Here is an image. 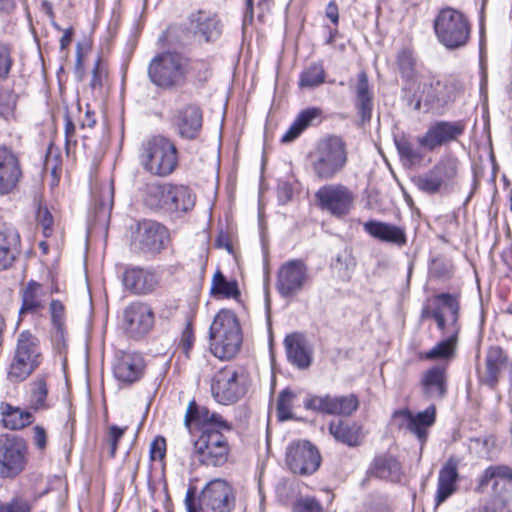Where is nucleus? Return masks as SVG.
Returning a JSON list of instances; mask_svg holds the SVG:
<instances>
[{"label": "nucleus", "instance_id": "nucleus-63", "mask_svg": "<svg viewBox=\"0 0 512 512\" xmlns=\"http://www.w3.org/2000/svg\"><path fill=\"white\" fill-rule=\"evenodd\" d=\"M72 41V31L70 29L65 30L64 34L60 38V47L62 50L66 49Z\"/></svg>", "mask_w": 512, "mask_h": 512}, {"label": "nucleus", "instance_id": "nucleus-7", "mask_svg": "<svg viewBox=\"0 0 512 512\" xmlns=\"http://www.w3.org/2000/svg\"><path fill=\"white\" fill-rule=\"evenodd\" d=\"M43 353L39 339L30 331H22L15 346L13 358L7 370L11 382L27 379L42 363Z\"/></svg>", "mask_w": 512, "mask_h": 512}, {"label": "nucleus", "instance_id": "nucleus-24", "mask_svg": "<svg viewBox=\"0 0 512 512\" xmlns=\"http://www.w3.org/2000/svg\"><path fill=\"white\" fill-rule=\"evenodd\" d=\"M189 21L193 34L205 42L215 41L221 34L219 21L210 12L198 10L191 13Z\"/></svg>", "mask_w": 512, "mask_h": 512}, {"label": "nucleus", "instance_id": "nucleus-1", "mask_svg": "<svg viewBox=\"0 0 512 512\" xmlns=\"http://www.w3.org/2000/svg\"><path fill=\"white\" fill-rule=\"evenodd\" d=\"M195 424L202 427V433L194 442V456L206 466L218 467L224 465L229 456V445L223 432L232 430V425L222 415L200 406L195 400L189 402L184 425L191 429Z\"/></svg>", "mask_w": 512, "mask_h": 512}, {"label": "nucleus", "instance_id": "nucleus-43", "mask_svg": "<svg viewBox=\"0 0 512 512\" xmlns=\"http://www.w3.org/2000/svg\"><path fill=\"white\" fill-rule=\"evenodd\" d=\"M395 145L397 151L400 155L401 160L406 163L412 165L415 164L422 159V154L420 151L416 150L413 144L405 137L396 138Z\"/></svg>", "mask_w": 512, "mask_h": 512}, {"label": "nucleus", "instance_id": "nucleus-9", "mask_svg": "<svg viewBox=\"0 0 512 512\" xmlns=\"http://www.w3.org/2000/svg\"><path fill=\"white\" fill-rule=\"evenodd\" d=\"M460 295L439 293L432 299V305H425L421 318H432L441 333H460Z\"/></svg>", "mask_w": 512, "mask_h": 512}, {"label": "nucleus", "instance_id": "nucleus-32", "mask_svg": "<svg viewBox=\"0 0 512 512\" xmlns=\"http://www.w3.org/2000/svg\"><path fill=\"white\" fill-rule=\"evenodd\" d=\"M329 432L337 441L348 446L359 445L363 438L360 425L349 424L342 420L332 421L329 425Z\"/></svg>", "mask_w": 512, "mask_h": 512}, {"label": "nucleus", "instance_id": "nucleus-57", "mask_svg": "<svg viewBox=\"0 0 512 512\" xmlns=\"http://www.w3.org/2000/svg\"><path fill=\"white\" fill-rule=\"evenodd\" d=\"M33 444L39 451H44L48 444L47 432L41 425H36L32 428Z\"/></svg>", "mask_w": 512, "mask_h": 512}, {"label": "nucleus", "instance_id": "nucleus-53", "mask_svg": "<svg viewBox=\"0 0 512 512\" xmlns=\"http://www.w3.org/2000/svg\"><path fill=\"white\" fill-rule=\"evenodd\" d=\"M13 64L10 48L0 44V79H6Z\"/></svg>", "mask_w": 512, "mask_h": 512}, {"label": "nucleus", "instance_id": "nucleus-13", "mask_svg": "<svg viewBox=\"0 0 512 512\" xmlns=\"http://www.w3.org/2000/svg\"><path fill=\"white\" fill-rule=\"evenodd\" d=\"M309 281V269L302 259H291L278 269L276 288L283 297H294Z\"/></svg>", "mask_w": 512, "mask_h": 512}, {"label": "nucleus", "instance_id": "nucleus-27", "mask_svg": "<svg viewBox=\"0 0 512 512\" xmlns=\"http://www.w3.org/2000/svg\"><path fill=\"white\" fill-rule=\"evenodd\" d=\"M363 228L371 237L397 246L406 244L405 230L391 223L370 220L364 223Z\"/></svg>", "mask_w": 512, "mask_h": 512}, {"label": "nucleus", "instance_id": "nucleus-21", "mask_svg": "<svg viewBox=\"0 0 512 512\" xmlns=\"http://www.w3.org/2000/svg\"><path fill=\"white\" fill-rule=\"evenodd\" d=\"M144 368L145 362L140 353L120 351L115 357L113 373L123 383H134L142 377Z\"/></svg>", "mask_w": 512, "mask_h": 512}, {"label": "nucleus", "instance_id": "nucleus-60", "mask_svg": "<svg viewBox=\"0 0 512 512\" xmlns=\"http://www.w3.org/2000/svg\"><path fill=\"white\" fill-rule=\"evenodd\" d=\"M299 126L300 125H297V123L294 121L289 127V129L282 136V142L289 143L295 140L297 137H299L300 134L303 132V130Z\"/></svg>", "mask_w": 512, "mask_h": 512}, {"label": "nucleus", "instance_id": "nucleus-54", "mask_svg": "<svg viewBox=\"0 0 512 512\" xmlns=\"http://www.w3.org/2000/svg\"><path fill=\"white\" fill-rule=\"evenodd\" d=\"M292 512H322V508L314 498L304 497L294 504Z\"/></svg>", "mask_w": 512, "mask_h": 512}, {"label": "nucleus", "instance_id": "nucleus-14", "mask_svg": "<svg viewBox=\"0 0 512 512\" xmlns=\"http://www.w3.org/2000/svg\"><path fill=\"white\" fill-rule=\"evenodd\" d=\"M27 446L16 436L0 437V476L11 478L23 471L26 465Z\"/></svg>", "mask_w": 512, "mask_h": 512}, {"label": "nucleus", "instance_id": "nucleus-2", "mask_svg": "<svg viewBox=\"0 0 512 512\" xmlns=\"http://www.w3.org/2000/svg\"><path fill=\"white\" fill-rule=\"evenodd\" d=\"M210 351L221 360H230L240 351L242 331L237 316L228 309L220 310L209 330Z\"/></svg>", "mask_w": 512, "mask_h": 512}, {"label": "nucleus", "instance_id": "nucleus-18", "mask_svg": "<svg viewBox=\"0 0 512 512\" xmlns=\"http://www.w3.org/2000/svg\"><path fill=\"white\" fill-rule=\"evenodd\" d=\"M393 417L398 423L399 428L416 435L421 445H423L426 442L429 427L435 422L436 408L434 405H431L416 415L412 414L409 410H400L396 411Z\"/></svg>", "mask_w": 512, "mask_h": 512}, {"label": "nucleus", "instance_id": "nucleus-20", "mask_svg": "<svg viewBox=\"0 0 512 512\" xmlns=\"http://www.w3.org/2000/svg\"><path fill=\"white\" fill-rule=\"evenodd\" d=\"M23 177L19 156L6 146L0 147V195H8Z\"/></svg>", "mask_w": 512, "mask_h": 512}, {"label": "nucleus", "instance_id": "nucleus-23", "mask_svg": "<svg viewBox=\"0 0 512 512\" xmlns=\"http://www.w3.org/2000/svg\"><path fill=\"white\" fill-rule=\"evenodd\" d=\"M159 279L155 272L139 267L127 268L123 274V284L133 294L145 295L153 292Z\"/></svg>", "mask_w": 512, "mask_h": 512}, {"label": "nucleus", "instance_id": "nucleus-49", "mask_svg": "<svg viewBox=\"0 0 512 512\" xmlns=\"http://www.w3.org/2000/svg\"><path fill=\"white\" fill-rule=\"evenodd\" d=\"M397 64L404 78H412L414 75L415 59L412 52L404 49L397 56Z\"/></svg>", "mask_w": 512, "mask_h": 512}, {"label": "nucleus", "instance_id": "nucleus-44", "mask_svg": "<svg viewBox=\"0 0 512 512\" xmlns=\"http://www.w3.org/2000/svg\"><path fill=\"white\" fill-rule=\"evenodd\" d=\"M333 396L310 395L304 401V407L308 410L332 415Z\"/></svg>", "mask_w": 512, "mask_h": 512}, {"label": "nucleus", "instance_id": "nucleus-8", "mask_svg": "<svg viewBox=\"0 0 512 512\" xmlns=\"http://www.w3.org/2000/svg\"><path fill=\"white\" fill-rule=\"evenodd\" d=\"M247 386L246 371L243 368L228 365L215 372L211 379L210 391L217 403L231 405L244 397Z\"/></svg>", "mask_w": 512, "mask_h": 512}, {"label": "nucleus", "instance_id": "nucleus-58", "mask_svg": "<svg viewBox=\"0 0 512 512\" xmlns=\"http://www.w3.org/2000/svg\"><path fill=\"white\" fill-rule=\"evenodd\" d=\"M0 512H30V507L27 502L16 498L9 503L0 504Z\"/></svg>", "mask_w": 512, "mask_h": 512}, {"label": "nucleus", "instance_id": "nucleus-61", "mask_svg": "<svg viewBox=\"0 0 512 512\" xmlns=\"http://www.w3.org/2000/svg\"><path fill=\"white\" fill-rule=\"evenodd\" d=\"M326 16L334 23L337 24L339 20L338 7L334 1L329 2L326 8Z\"/></svg>", "mask_w": 512, "mask_h": 512}, {"label": "nucleus", "instance_id": "nucleus-17", "mask_svg": "<svg viewBox=\"0 0 512 512\" xmlns=\"http://www.w3.org/2000/svg\"><path fill=\"white\" fill-rule=\"evenodd\" d=\"M154 326L152 308L143 302H133L124 309L123 327L132 338H141Z\"/></svg>", "mask_w": 512, "mask_h": 512}, {"label": "nucleus", "instance_id": "nucleus-11", "mask_svg": "<svg viewBox=\"0 0 512 512\" xmlns=\"http://www.w3.org/2000/svg\"><path fill=\"white\" fill-rule=\"evenodd\" d=\"M460 165L457 157L452 154H445L430 171L414 180L415 185L427 194H435L441 190H446L457 178Z\"/></svg>", "mask_w": 512, "mask_h": 512}, {"label": "nucleus", "instance_id": "nucleus-30", "mask_svg": "<svg viewBox=\"0 0 512 512\" xmlns=\"http://www.w3.org/2000/svg\"><path fill=\"white\" fill-rule=\"evenodd\" d=\"M167 213H185L195 205V195L184 185H169Z\"/></svg>", "mask_w": 512, "mask_h": 512}, {"label": "nucleus", "instance_id": "nucleus-38", "mask_svg": "<svg viewBox=\"0 0 512 512\" xmlns=\"http://www.w3.org/2000/svg\"><path fill=\"white\" fill-rule=\"evenodd\" d=\"M210 294L216 298H233L240 296L238 283L235 280H227L221 271H216L211 281Z\"/></svg>", "mask_w": 512, "mask_h": 512}, {"label": "nucleus", "instance_id": "nucleus-46", "mask_svg": "<svg viewBox=\"0 0 512 512\" xmlns=\"http://www.w3.org/2000/svg\"><path fill=\"white\" fill-rule=\"evenodd\" d=\"M491 480H495L494 486L498 485L499 480L512 481V470L507 466H490L481 477V485H487Z\"/></svg>", "mask_w": 512, "mask_h": 512}, {"label": "nucleus", "instance_id": "nucleus-31", "mask_svg": "<svg viewBox=\"0 0 512 512\" xmlns=\"http://www.w3.org/2000/svg\"><path fill=\"white\" fill-rule=\"evenodd\" d=\"M170 183H147L141 192L143 204L154 211L166 212Z\"/></svg>", "mask_w": 512, "mask_h": 512}, {"label": "nucleus", "instance_id": "nucleus-28", "mask_svg": "<svg viewBox=\"0 0 512 512\" xmlns=\"http://www.w3.org/2000/svg\"><path fill=\"white\" fill-rule=\"evenodd\" d=\"M20 247V235L18 231L7 225L0 226V271L8 269Z\"/></svg>", "mask_w": 512, "mask_h": 512}, {"label": "nucleus", "instance_id": "nucleus-33", "mask_svg": "<svg viewBox=\"0 0 512 512\" xmlns=\"http://www.w3.org/2000/svg\"><path fill=\"white\" fill-rule=\"evenodd\" d=\"M0 411L3 426L10 430H19L33 422V414L29 410H22L8 403H1Z\"/></svg>", "mask_w": 512, "mask_h": 512}, {"label": "nucleus", "instance_id": "nucleus-12", "mask_svg": "<svg viewBox=\"0 0 512 512\" xmlns=\"http://www.w3.org/2000/svg\"><path fill=\"white\" fill-rule=\"evenodd\" d=\"M315 198L321 210L336 218L348 215L355 201L354 193L340 183L325 184L317 190Z\"/></svg>", "mask_w": 512, "mask_h": 512}, {"label": "nucleus", "instance_id": "nucleus-64", "mask_svg": "<svg viewBox=\"0 0 512 512\" xmlns=\"http://www.w3.org/2000/svg\"><path fill=\"white\" fill-rule=\"evenodd\" d=\"M182 343L184 348L187 350L192 345V332L189 329H186L182 336Z\"/></svg>", "mask_w": 512, "mask_h": 512}, {"label": "nucleus", "instance_id": "nucleus-19", "mask_svg": "<svg viewBox=\"0 0 512 512\" xmlns=\"http://www.w3.org/2000/svg\"><path fill=\"white\" fill-rule=\"evenodd\" d=\"M135 240L142 251L159 253L169 242V232L162 224L146 220L138 224Z\"/></svg>", "mask_w": 512, "mask_h": 512}, {"label": "nucleus", "instance_id": "nucleus-51", "mask_svg": "<svg viewBox=\"0 0 512 512\" xmlns=\"http://www.w3.org/2000/svg\"><path fill=\"white\" fill-rule=\"evenodd\" d=\"M36 218L38 225L42 228V233L45 237L52 235L53 216L47 207L39 206L37 209Z\"/></svg>", "mask_w": 512, "mask_h": 512}, {"label": "nucleus", "instance_id": "nucleus-36", "mask_svg": "<svg viewBox=\"0 0 512 512\" xmlns=\"http://www.w3.org/2000/svg\"><path fill=\"white\" fill-rule=\"evenodd\" d=\"M504 361L503 350L499 346L490 347L485 359L486 369L481 377L482 382L491 388L495 387Z\"/></svg>", "mask_w": 512, "mask_h": 512}, {"label": "nucleus", "instance_id": "nucleus-55", "mask_svg": "<svg viewBox=\"0 0 512 512\" xmlns=\"http://www.w3.org/2000/svg\"><path fill=\"white\" fill-rule=\"evenodd\" d=\"M107 72L104 66L101 63V60L98 59L95 63V66L92 71V79L90 82V86L93 89L101 88L106 80Z\"/></svg>", "mask_w": 512, "mask_h": 512}, {"label": "nucleus", "instance_id": "nucleus-42", "mask_svg": "<svg viewBox=\"0 0 512 512\" xmlns=\"http://www.w3.org/2000/svg\"><path fill=\"white\" fill-rule=\"evenodd\" d=\"M332 415L350 416L359 406L356 395L333 396Z\"/></svg>", "mask_w": 512, "mask_h": 512}, {"label": "nucleus", "instance_id": "nucleus-41", "mask_svg": "<svg viewBox=\"0 0 512 512\" xmlns=\"http://www.w3.org/2000/svg\"><path fill=\"white\" fill-rule=\"evenodd\" d=\"M113 200H114V186L113 183H105L100 187L99 195L96 199L97 203V210L96 214L97 217L105 220L108 218L112 206H113Z\"/></svg>", "mask_w": 512, "mask_h": 512}, {"label": "nucleus", "instance_id": "nucleus-26", "mask_svg": "<svg viewBox=\"0 0 512 512\" xmlns=\"http://www.w3.org/2000/svg\"><path fill=\"white\" fill-rule=\"evenodd\" d=\"M458 477V461L455 458H449L439 471L435 495L436 506L456 492Z\"/></svg>", "mask_w": 512, "mask_h": 512}, {"label": "nucleus", "instance_id": "nucleus-25", "mask_svg": "<svg viewBox=\"0 0 512 512\" xmlns=\"http://www.w3.org/2000/svg\"><path fill=\"white\" fill-rule=\"evenodd\" d=\"M420 386L422 393L426 398L442 399L447 393L445 367L437 365L426 370L422 374Z\"/></svg>", "mask_w": 512, "mask_h": 512}, {"label": "nucleus", "instance_id": "nucleus-5", "mask_svg": "<svg viewBox=\"0 0 512 512\" xmlns=\"http://www.w3.org/2000/svg\"><path fill=\"white\" fill-rule=\"evenodd\" d=\"M235 493L229 482L216 478L202 489L198 506L195 504L194 492L189 489L185 497L187 512H231L235 506Z\"/></svg>", "mask_w": 512, "mask_h": 512}, {"label": "nucleus", "instance_id": "nucleus-34", "mask_svg": "<svg viewBox=\"0 0 512 512\" xmlns=\"http://www.w3.org/2000/svg\"><path fill=\"white\" fill-rule=\"evenodd\" d=\"M45 292L41 284L30 281L22 292L20 314L37 313L44 308Z\"/></svg>", "mask_w": 512, "mask_h": 512}, {"label": "nucleus", "instance_id": "nucleus-3", "mask_svg": "<svg viewBox=\"0 0 512 512\" xmlns=\"http://www.w3.org/2000/svg\"><path fill=\"white\" fill-rule=\"evenodd\" d=\"M191 68L190 59L182 53L166 51L152 58L148 76L157 87L170 90L185 85Z\"/></svg>", "mask_w": 512, "mask_h": 512}, {"label": "nucleus", "instance_id": "nucleus-39", "mask_svg": "<svg viewBox=\"0 0 512 512\" xmlns=\"http://www.w3.org/2000/svg\"><path fill=\"white\" fill-rule=\"evenodd\" d=\"M326 73L320 63L307 66L300 74L299 87L301 89H313L324 83Z\"/></svg>", "mask_w": 512, "mask_h": 512}, {"label": "nucleus", "instance_id": "nucleus-16", "mask_svg": "<svg viewBox=\"0 0 512 512\" xmlns=\"http://www.w3.org/2000/svg\"><path fill=\"white\" fill-rule=\"evenodd\" d=\"M465 124L462 121H437L431 124L424 135L418 137V144L429 150L447 145L458 138L464 133Z\"/></svg>", "mask_w": 512, "mask_h": 512}, {"label": "nucleus", "instance_id": "nucleus-6", "mask_svg": "<svg viewBox=\"0 0 512 512\" xmlns=\"http://www.w3.org/2000/svg\"><path fill=\"white\" fill-rule=\"evenodd\" d=\"M139 162L149 174L166 177L177 167V149L170 140L162 136L153 137L142 144Z\"/></svg>", "mask_w": 512, "mask_h": 512}, {"label": "nucleus", "instance_id": "nucleus-47", "mask_svg": "<svg viewBox=\"0 0 512 512\" xmlns=\"http://www.w3.org/2000/svg\"><path fill=\"white\" fill-rule=\"evenodd\" d=\"M49 312L53 327L62 337L65 325L64 305L59 300H52L49 306Z\"/></svg>", "mask_w": 512, "mask_h": 512}, {"label": "nucleus", "instance_id": "nucleus-4", "mask_svg": "<svg viewBox=\"0 0 512 512\" xmlns=\"http://www.w3.org/2000/svg\"><path fill=\"white\" fill-rule=\"evenodd\" d=\"M348 162L346 144L339 136L321 139L310 154V165L314 176L321 181L334 179Z\"/></svg>", "mask_w": 512, "mask_h": 512}, {"label": "nucleus", "instance_id": "nucleus-45", "mask_svg": "<svg viewBox=\"0 0 512 512\" xmlns=\"http://www.w3.org/2000/svg\"><path fill=\"white\" fill-rule=\"evenodd\" d=\"M296 394L290 389H284L278 395L277 399V414L278 418L282 421L292 418L293 401Z\"/></svg>", "mask_w": 512, "mask_h": 512}, {"label": "nucleus", "instance_id": "nucleus-48", "mask_svg": "<svg viewBox=\"0 0 512 512\" xmlns=\"http://www.w3.org/2000/svg\"><path fill=\"white\" fill-rule=\"evenodd\" d=\"M17 96L12 90L0 88V117L8 119L13 115Z\"/></svg>", "mask_w": 512, "mask_h": 512}, {"label": "nucleus", "instance_id": "nucleus-10", "mask_svg": "<svg viewBox=\"0 0 512 512\" xmlns=\"http://www.w3.org/2000/svg\"><path fill=\"white\" fill-rule=\"evenodd\" d=\"M434 30L441 44L449 49L466 45L470 37L467 17L453 8L442 9L434 20Z\"/></svg>", "mask_w": 512, "mask_h": 512}, {"label": "nucleus", "instance_id": "nucleus-40", "mask_svg": "<svg viewBox=\"0 0 512 512\" xmlns=\"http://www.w3.org/2000/svg\"><path fill=\"white\" fill-rule=\"evenodd\" d=\"M48 387L45 378L39 377L31 384L29 409L33 411L44 410L49 407L47 404Z\"/></svg>", "mask_w": 512, "mask_h": 512}, {"label": "nucleus", "instance_id": "nucleus-22", "mask_svg": "<svg viewBox=\"0 0 512 512\" xmlns=\"http://www.w3.org/2000/svg\"><path fill=\"white\" fill-rule=\"evenodd\" d=\"M202 122V111L196 105H187L179 109L173 119L178 135L187 140L198 137L202 129Z\"/></svg>", "mask_w": 512, "mask_h": 512}, {"label": "nucleus", "instance_id": "nucleus-62", "mask_svg": "<svg viewBox=\"0 0 512 512\" xmlns=\"http://www.w3.org/2000/svg\"><path fill=\"white\" fill-rule=\"evenodd\" d=\"M95 123L96 120L94 118V114L90 110H87L84 118L81 121V126L92 128L95 125Z\"/></svg>", "mask_w": 512, "mask_h": 512}, {"label": "nucleus", "instance_id": "nucleus-59", "mask_svg": "<svg viewBox=\"0 0 512 512\" xmlns=\"http://www.w3.org/2000/svg\"><path fill=\"white\" fill-rule=\"evenodd\" d=\"M75 125L71 121V119L66 116L65 117V146L67 153L70 152V148L73 145H76V139H75Z\"/></svg>", "mask_w": 512, "mask_h": 512}, {"label": "nucleus", "instance_id": "nucleus-50", "mask_svg": "<svg viewBox=\"0 0 512 512\" xmlns=\"http://www.w3.org/2000/svg\"><path fill=\"white\" fill-rule=\"evenodd\" d=\"M322 115V110L317 107H311L305 109L299 113L295 122L299 127L304 131L307 127L312 125L316 120H318Z\"/></svg>", "mask_w": 512, "mask_h": 512}, {"label": "nucleus", "instance_id": "nucleus-52", "mask_svg": "<svg viewBox=\"0 0 512 512\" xmlns=\"http://www.w3.org/2000/svg\"><path fill=\"white\" fill-rule=\"evenodd\" d=\"M126 429V427L121 428L116 425H112L109 427L107 434V442L109 445V456L111 458L115 456L118 447V442L123 437Z\"/></svg>", "mask_w": 512, "mask_h": 512}, {"label": "nucleus", "instance_id": "nucleus-56", "mask_svg": "<svg viewBox=\"0 0 512 512\" xmlns=\"http://www.w3.org/2000/svg\"><path fill=\"white\" fill-rule=\"evenodd\" d=\"M166 453V440L163 437H157L150 445V458L152 461L163 460Z\"/></svg>", "mask_w": 512, "mask_h": 512}, {"label": "nucleus", "instance_id": "nucleus-29", "mask_svg": "<svg viewBox=\"0 0 512 512\" xmlns=\"http://www.w3.org/2000/svg\"><path fill=\"white\" fill-rule=\"evenodd\" d=\"M284 345L288 360L300 369H305L311 364V355L305 345L304 337L299 333L287 335Z\"/></svg>", "mask_w": 512, "mask_h": 512}, {"label": "nucleus", "instance_id": "nucleus-15", "mask_svg": "<svg viewBox=\"0 0 512 512\" xmlns=\"http://www.w3.org/2000/svg\"><path fill=\"white\" fill-rule=\"evenodd\" d=\"M285 462L293 473L311 475L318 470L321 456L309 441H296L287 447Z\"/></svg>", "mask_w": 512, "mask_h": 512}, {"label": "nucleus", "instance_id": "nucleus-37", "mask_svg": "<svg viewBox=\"0 0 512 512\" xmlns=\"http://www.w3.org/2000/svg\"><path fill=\"white\" fill-rule=\"evenodd\" d=\"M445 339L439 341L422 357L426 360H450L454 357L459 339L457 333H442Z\"/></svg>", "mask_w": 512, "mask_h": 512}, {"label": "nucleus", "instance_id": "nucleus-35", "mask_svg": "<svg viewBox=\"0 0 512 512\" xmlns=\"http://www.w3.org/2000/svg\"><path fill=\"white\" fill-rule=\"evenodd\" d=\"M355 92L356 106L360 110L362 118L369 120L373 108V95L370 90L368 76L364 71H361L357 76Z\"/></svg>", "mask_w": 512, "mask_h": 512}]
</instances>
